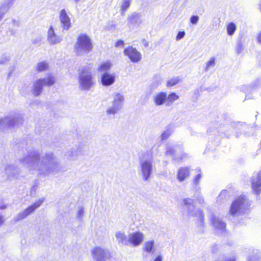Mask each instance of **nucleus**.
I'll return each mask as SVG.
<instances>
[{
  "label": "nucleus",
  "instance_id": "obj_46",
  "mask_svg": "<svg viewBox=\"0 0 261 261\" xmlns=\"http://www.w3.org/2000/svg\"><path fill=\"white\" fill-rule=\"evenodd\" d=\"M154 80H155V82H157V84L156 85V86H158L159 85H160L161 83V78L160 76L155 77Z\"/></svg>",
  "mask_w": 261,
  "mask_h": 261
},
{
  "label": "nucleus",
  "instance_id": "obj_45",
  "mask_svg": "<svg viewBox=\"0 0 261 261\" xmlns=\"http://www.w3.org/2000/svg\"><path fill=\"white\" fill-rule=\"evenodd\" d=\"M163 256L161 254L157 255L154 259L153 261H162Z\"/></svg>",
  "mask_w": 261,
  "mask_h": 261
},
{
  "label": "nucleus",
  "instance_id": "obj_48",
  "mask_svg": "<svg viewBox=\"0 0 261 261\" xmlns=\"http://www.w3.org/2000/svg\"><path fill=\"white\" fill-rule=\"evenodd\" d=\"M255 260H256V258L253 257L252 258H249L248 261H255Z\"/></svg>",
  "mask_w": 261,
  "mask_h": 261
},
{
  "label": "nucleus",
  "instance_id": "obj_41",
  "mask_svg": "<svg viewBox=\"0 0 261 261\" xmlns=\"http://www.w3.org/2000/svg\"><path fill=\"white\" fill-rule=\"evenodd\" d=\"M124 45L123 41L121 40H118L115 43V46L117 47H122Z\"/></svg>",
  "mask_w": 261,
  "mask_h": 261
},
{
  "label": "nucleus",
  "instance_id": "obj_38",
  "mask_svg": "<svg viewBox=\"0 0 261 261\" xmlns=\"http://www.w3.org/2000/svg\"><path fill=\"white\" fill-rule=\"evenodd\" d=\"M199 18L197 15H192L190 18V21L193 24H196L198 21Z\"/></svg>",
  "mask_w": 261,
  "mask_h": 261
},
{
  "label": "nucleus",
  "instance_id": "obj_35",
  "mask_svg": "<svg viewBox=\"0 0 261 261\" xmlns=\"http://www.w3.org/2000/svg\"><path fill=\"white\" fill-rule=\"evenodd\" d=\"M10 60V56L9 54H5L0 57V64H6Z\"/></svg>",
  "mask_w": 261,
  "mask_h": 261
},
{
  "label": "nucleus",
  "instance_id": "obj_31",
  "mask_svg": "<svg viewBox=\"0 0 261 261\" xmlns=\"http://www.w3.org/2000/svg\"><path fill=\"white\" fill-rule=\"evenodd\" d=\"M216 64V58H211L205 63V71H208L209 69L215 66Z\"/></svg>",
  "mask_w": 261,
  "mask_h": 261
},
{
  "label": "nucleus",
  "instance_id": "obj_26",
  "mask_svg": "<svg viewBox=\"0 0 261 261\" xmlns=\"http://www.w3.org/2000/svg\"><path fill=\"white\" fill-rule=\"evenodd\" d=\"M154 242L153 240L146 241L143 246V250L148 253H152L154 250Z\"/></svg>",
  "mask_w": 261,
  "mask_h": 261
},
{
  "label": "nucleus",
  "instance_id": "obj_30",
  "mask_svg": "<svg viewBox=\"0 0 261 261\" xmlns=\"http://www.w3.org/2000/svg\"><path fill=\"white\" fill-rule=\"evenodd\" d=\"M130 5V0H122L120 5V10L122 15L124 14L125 12L129 7Z\"/></svg>",
  "mask_w": 261,
  "mask_h": 261
},
{
  "label": "nucleus",
  "instance_id": "obj_27",
  "mask_svg": "<svg viewBox=\"0 0 261 261\" xmlns=\"http://www.w3.org/2000/svg\"><path fill=\"white\" fill-rule=\"evenodd\" d=\"M173 132L172 127L171 126H168L166 127L165 130L162 133L161 138L162 141L167 140Z\"/></svg>",
  "mask_w": 261,
  "mask_h": 261
},
{
  "label": "nucleus",
  "instance_id": "obj_25",
  "mask_svg": "<svg viewBox=\"0 0 261 261\" xmlns=\"http://www.w3.org/2000/svg\"><path fill=\"white\" fill-rule=\"evenodd\" d=\"M14 0H4L0 3V14L3 16L7 12L10 7V5Z\"/></svg>",
  "mask_w": 261,
  "mask_h": 261
},
{
  "label": "nucleus",
  "instance_id": "obj_36",
  "mask_svg": "<svg viewBox=\"0 0 261 261\" xmlns=\"http://www.w3.org/2000/svg\"><path fill=\"white\" fill-rule=\"evenodd\" d=\"M48 67L47 64L45 62H41L38 63L36 67L37 70L42 71L46 70Z\"/></svg>",
  "mask_w": 261,
  "mask_h": 261
},
{
  "label": "nucleus",
  "instance_id": "obj_20",
  "mask_svg": "<svg viewBox=\"0 0 261 261\" xmlns=\"http://www.w3.org/2000/svg\"><path fill=\"white\" fill-rule=\"evenodd\" d=\"M167 100V93L160 92L155 94L152 96V100L156 106H161L164 105Z\"/></svg>",
  "mask_w": 261,
  "mask_h": 261
},
{
  "label": "nucleus",
  "instance_id": "obj_5",
  "mask_svg": "<svg viewBox=\"0 0 261 261\" xmlns=\"http://www.w3.org/2000/svg\"><path fill=\"white\" fill-rule=\"evenodd\" d=\"M152 159L148 155L144 154L140 159L139 170L144 181H147L152 172Z\"/></svg>",
  "mask_w": 261,
  "mask_h": 261
},
{
  "label": "nucleus",
  "instance_id": "obj_24",
  "mask_svg": "<svg viewBox=\"0 0 261 261\" xmlns=\"http://www.w3.org/2000/svg\"><path fill=\"white\" fill-rule=\"evenodd\" d=\"M190 175V169L188 167H181L178 169L177 178L180 182H182Z\"/></svg>",
  "mask_w": 261,
  "mask_h": 261
},
{
  "label": "nucleus",
  "instance_id": "obj_12",
  "mask_svg": "<svg viewBox=\"0 0 261 261\" xmlns=\"http://www.w3.org/2000/svg\"><path fill=\"white\" fill-rule=\"evenodd\" d=\"M144 239L143 233L140 231L131 232L128 235V245L137 247L141 245Z\"/></svg>",
  "mask_w": 261,
  "mask_h": 261
},
{
  "label": "nucleus",
  "instance_id": "obj_34",
  "mask_svg": "<svg viewBox=\"0 0 261 261\" xmlns=\"http://www.w3.org/2000/svg\"><path fill=\"white\" fill-rule=\"evenodd\" d=\"M196 171L197 173V174L196 175V176H195L193 179V183L196 187H197L199 184V181L202 177V175L201 173L200 169L199 168H196Z\"/></svg>",
  "mask_w": 261,
  "mask_h": 261
},
{
  "label": "nucleus",
  "instance_id": "obj_15",
  "mask_svg": "<svg viewBox=\"0 0 261 261\" xmlns=\"http://www.w3.org/2000/svg\"><path fill=\"white\" fill-rule=\"evenodd\" d=\"M59 19L63 29L68 30L71 27V20L67 10L65 9H63L60 11Z\"/></svg>",
  "mask_w": 261,
  "mask_h": 261
},
{
  "label": "nucleus",
  "instance_id": "obj_21",
  "mask_svg": "<svg viewBox=\"0 0 261 261\" xmlns=\"http://www.w3.org/2000/svg\"><path fill=\"white\" fill-rule=\"evenodd\" d=\"M5 173L9 178H16L20 173L19 169L12 165H7L5 168Z\"/></svg>",
  "mask_w": 261,
  "mask_h": 261
},
{
  "label": "nucleus",
  "instance_id": "obj_42",
  "mask_svg": "<svg viewBox=\"0 0 261 261\" xmlns=\"http://www.w3.org/2000/svg\"><path fill=\"white\" fill-rule=\"evenodd\" d=\"M84 147V146L83 145L81 148H79L77 149V150L75 152V156L80 155L82 153Z\"/></svg>",
  "mask_w": 261,
  "mask_h": 261
},
{
  "label": "nucleus",
  "instance_id": "obj_47",
  "mask_svg": "<svg viewBox=\"0 0 261 261\" xmlns=\"http://www.w3.org/2000/svg\"><path fill=\"white\" fill-rule=\"evenodd\" d=\"M257 42L261 44V31L258 33L256 36Z\"/></svg>",
  "mask_w": 261,
  "mask_h": 261
},
{
  "label": "nucleus",
  "instance_id": "obj_44",
  "mask_svg": "<svg viewBox=\"0 0 261 261\" xmlns=\"http://www.w3.org/2000/svg\"><path fill=\"white\" fill-rule=\"evenodd\" d=\"M5 222V217L3 216L0 215V227L4 224Z\"/></svg>",
  "mask_w": 261,
  "mask_h": 261
},
{
  "label": "nucleus",
  "instance_id": "obj_2",
  "mask_svg": "<svg viewBox=\"0 0 261 261\" xmlns=\"http://www.w3.org/2000/svg\"><path fill=\"white\" fill-rule=\"evenodd\" d=\"M184 209L189 217H193L197 221V226L200 231H203L205 225L204 216L203 211L195 207L194 200L191 198H185L183 200Z\"/></svg>",
  "mask_w": 261,
  "mask_h": 261
},
{
  "label": "nucleus",
  "instance_id": "obj_1",
  "mask_svg": "<svg viewBox=\"0 0 261 261\" xmlns=\"http://www.w3.org/2000/svg\"><path fill=\"white\" fill-rule=\"evenodd\" d=\"M20 162L32 174L45 176L56 174L60 170L58 159L51 152L40 155L37 152L32 151L27 156L21 158Z\"/></svg>",
  "mask_w": 261,
  "mask_h": 261
},
{
  "label": "nucleus",
  "instance_id": "obj_14",
  "mask_svg": "<svg viewBox=\"0 0 261 261\" xmlns=\"http://www.w3.org/2000/svg\"><path fill=\"white\" fill-rule=\"evenodd\" d=\"M123 53L134 63L138 62L142 58L141 53L132 46H128L124 50Z\"/></svg>",
  "mask_w": 261,
  "mask_h": 261
},
{
  "label": "nucleus",
  "instance_id": "obj_52",
  "mask_svg": "<svg viewBox=\"0 0 261 261\" xmlns=\"http://www.w3.org/2000/svg\"><path fill=\"white\" fill-rule=\"evenodd\" d=\"M4 16H3L2 15H1L0 14V21L2 19V18H3Z\"/></svg>",
  "mask_w": 261,
  "mask_h": 261
},
{
  "label": "nucleus",
  "instance_id": "obj_7",
  "mask_svg": "<svg viewBox=\"0 0 261 261\" xmlns=\"http://www.w3.org/2000/svg\"><path fill=\"white\" fill-rule=\"evenodd\" d=\"M80 88L83 90H89L94 85V81L90 70L84 68L79 76Z\"/></svg>",
  "mask_w": 261,
  "mask_h": 261
},
{
  "label": "nucleus",
  "instance_id": "obj_6",
  "mask_svg": "<svg viewBox=\"0 0 261 261\" xmlns=\"http://www.w3.org/2000/svg\"><path fill=\"white\" fill-rule=\"evenodd\" d=\"M55 82V77L52 75L43 79H37L33 82L32 92L34 96H38L41 93L43 86H52Z\"/></svg>",
  "mask_w": 261,
  "mask_h": 261
},
{
  "label": "nucleus",
  "instance_id": "obj_8",
  "mask_svg": "<svg viewBox=\"0 0 261 261\" xmlns=\"http://www.w3.org/2000/svg\"><path fill=\"white\" fill-rule=\"evenodd\" d=\"M124 101V97L122 94L118 92L114 93L112 106L109 107L107 109V115H114L117 113L122 109Z\"/></svg>",
  "mask_w": 261,
  "mask_h": 261
},
{
  "label": "nucleus",
  "instance_id": "obj_49",
  "mask_svg": "<svg viewBox=\"0 0 261 261\" xmlns=\"http://www.w3.org/2000/svg\"><path fill=\"white\" fill-rule=\"evenodd\" d=\"M7 207L6 205H3L2 206H0V209H5Z\"/></svg>",
  "mask_w": 261,
  "mask_h": 261
},
{
  "label": "nucleus",
  "instance_id": "obj_40",
  "mask_svg": "<svg viewBox=\"0 0 261 261\" xmlns=\"http://www.w3.org/2000/svg\"><path fill=\"white\" fill-rule=\"evenodd\" d=\"M227 192L226 191H223L221 192L218 197V200H220L221 201L223 199H224L226 196Z\"/></svg>",
  "mask_w": 261,
  "mask_h": 261
},
{
  "label": "nucleus",
  "instance_id": "obj_16",
  "mask_svg": "<svg viewBox=\"0 0 261 261\" xmlns=\"http://www.w3.org/2000/svg\"><path fill=\"white\" fill-rule=\"evenodd\" d=\"M251 188L253 192L256 195H259L261 193V172H258L256 175L252 176Z\"/></svg>",
  "mask_w": 261,
  "mask_h": 261
},
{
  "label": "nucleus",
  "instance_id": "obj_22",
  "mask_svg": "<svg viewBox=\"0 0 261 261\" xmlns=\"http://www.w3.org/2000/svg\"><path fill=\"white\" fill-rule=\"evenodd\" d=\"M142 15L141 13L134 12L129 15L127 17V20L129 25L137 24L139 25L142 22Z\"/></svg>",
  "mask_w": 261,
  "mask_h": 261
},
{
  "label": "nucleus",
  "instance_id": "obj_28",
  "mask_svg": "<svg viewBox=\"0 0 261 261\" xmlns=\"http://www.w3.org/2000/svg\"><path fill=\"white\" fill-rule=\"evenodd\" d=\"M111 64L109 62H106L101 63L98 67V70L100 72H108V71L110 69Z\"/></svg>",
  "mask_w": 261,
  "mask_h": 261
},
{
  "label": "nucleus",
  "instance_id": "obj_17",
  "mask_svg": "<svg viewBox=\"0 0 261 261\" xmlns=\"http://www.w3.org/2000/svg\"><path fill=\"white\" fill-rule=\"evenodd\" d=\"M116 75L114 73L105 72L101 74L100 82L101 84L105 87H109L115 82Z\"/></svg>",
  "mask_w": 261,
  "mask_h": 261
},
{
  "label": "nucleus",
  "instance_id": "obj_33",
  "mask_svg": "<svg viewBox=\"0 0 261 261\" xmlns=\"http://www.w3.org/2000/svg\"><path fill=\"white\" fill-rule=\"evenodd\" d=\"M180 81V79L179 77H172L169 80L167 83V86L168 87H171L175 86L177 84H178Z\"/></svg>",
  "mask_w": 261,
  "mask_h": 261
},
{
  "label": "nucleus",
  "instance_id": "obj_32",
  "mask_svg": "<svg viewBox=\"0 0 261 261\" xmlns=\"http://www.w3.org/2000/svg\"><path fill=\"white\" fill-rule=\"evenodd\" d=\"M226 29L228 35L232 36L235 32L237 27L233 22H230L227 24Z\"/></svg>",
  "mask_w": 261,
  "mask_h": 261
},
{
  "label": "nucleus",
  "instance_id": "obj_4",
  "mask_svg": "<svg viewBox=\"0 0 261 261\" xmlns=\"http://www.w3.org/2000/svg\"><path fill=\"white\" fill-rule=\"evenodd\" d=\"M250 205V201L245 196H240L232 202L229 211L230 214L233 216H239L247 213Z\"/></svg>",
  "mask_w": 261,
  "mask_h": 261
},
{
  "label": "nucleus",
  "instance_id": "obj_9",
  "mask_svg": "<svg viewBox=\"0 0 261 261\" xmlns=\"http://www.w3.org/2000/svg\"><path fill=\"white\" fill-rule=\"evenodd\" d=\"M22 117L16 112H13L7 116L0 118V128L5 126H12L22 122Z\"/></svg>",
  "mask_w": 261,
  "mask_h": 261
},
{
  "label": "nucleus",
  "instance_id": "obj_37",
  "mask_svg": "<svg viewBox=\"0 0 261 261\" xmlns=\"http://www.w3.org/2000/svg\"><path fill=\"white\" fill-rule=\"evenodd\" d=\"M84 214V208L83 207H80L76 214V217L79 220H82Z\"/></svg>",
  "mask_w": 261,
  "mask_h": 261
},
{
  "label": "nucleus",
  "instance_id": "obj_18",
  "mask_svg": "<svg viewBox=\"0 0 261 261\" xmlns=\"http://www.w3.org/2000/svg\"><path fill=\"white\" fill-rule=\"evenodd\" d=\"M211 223L217 230L223 231L226 227V223L221 219L214 214H212L210 218Z\"/></svg>",
  "mask_w": 261,
  "mask_h": 261
},
{
  "label": "nucleus",
  "instance_id": "obj_10",
  "mask_svg": "<svg viewBox=\"0 0 261 261\" xmlns=\"http://www.w3.org/2000/svg\"><path fill=\"white\" fill-rule=\"evenodd\" d=\"M91 253L94 261H107L110 256L107 249L99 246L94 247Z\"/></svg>",
  "mask_w": 261,
  "mask_h": 261
},
{
  "label": "nucleus",
  "instance_id": "obj_29",
  "mask_svg": "<svg viewBox=\"0 0 261 261\" xmlns=\"http://www.w3.org/2000/svg\"><path fill=\"white\" fill-rule=\"evenodd\" d=\"M179 98V96L175 93L172 92L169 95L167 94V105H171L175 100Z\"/></svg>",
  "mask_w": 261,
  "mask_h": 261
},
{
  "label": "nucleus",
  "instance_id": "obj_13",
  "mask_svg": "<svg viewBox=\"0 0 261 261\" xmlns=\"http://www.w3.org/2000/svg\"><path fill=\"white\" fill-rule=\"evenodd\" d=\"M46 39L49 44L55 45L60 43L62 41L63 38L55 32L52 26H50L47 32Z\"/></svg>",
  "mask_w": 261,
  "mask_h": 261
},
{
  "label": "nucleus",
  "instance_id": "obj_55",
  "mask_svg": "<svg viewBox=\"0 0 261 261\" xmlns=\"http://www.w3.org/2000/svg\"><path fill=\"white\" fill-rule=\"evenodd\" d=\"M201 201H202V202H203V199H201Z\"/></svg>",
  "mask_w": 261,
  "mask_h": 261
},
{
  "label": "nucleus",
  "instance_id": "obj_50",
  "mask_svg": "<svg viewBox=\"0 0 261 261\" xmlns=\"http://www.w3.org/2000/svg\"><path fill=\"white\" fill-rule=\"evenodd\" d=\"M259 9L260 12L261 13V0H260V3L259 4Z\"/></svg>",
  "mask_w": 261,
  "mask_h": 261
},
{
  "label": "nucleus",
  "instance_id": "obj_39",
  "mask_svg": "<svg viewBox=\"0 0 261 261\" xmlns=\"http://www.w3.org/2000/svg\"><path fill=\"white\" fill-rule=\"evenodd\" d=\"M185 32L184 31H179L176 37V40L177 41H178L180 39H181L182 38H183L184 37V36H185Z\"/></svg>",
  "mask_w": 261,
  "mask_h": 261
},
{
  "label": "nucleus",
  "instance_id": "obj_51",
  "mask_svg": "<svg viewBox=\"0 0 261 261\" xmlns=\"http://www.w3.org/2000/svg\"><path fill=\"white\" fill-rule=\"evenodd\" d=\"M73 1H74L75 3H77L78 2H79L81 0H72Z\"/></svg>",
  "mask_w": 261,
  "mask_h": 261
},
{
  "label": "nucleus",
  "instance_id": "obj_54",
  "mask_svg": "<svg viewBox=\"0 0 261 261\" xmlns=\"http://www.w3.org/2000/svg\"><path fill=\"white\" fill-rule=\"evenodd\" d=\"M200 187H198L197 188V190H200Z\"/></svg>",
  "mask_w": 261,
  "mask_h": 261
},
{
  "label": "nucleus",
  "instance_id": "obj_11",
  "mask_svg": "<svg viewBox=\"0 0 261 261\" xmlns=\"http://www.w3.org/2000/svg\"><path fill=\"white\" fill-rule=\"evenodd\" d=\"M43 201V198L40 199L33 204L24 209L23 211L19 212L14 217V220L15 221H18L26 218L28 216L33 213L36 209H37L41 205Z\"/></svg>",
  "mask_w": 261,
  "mask_h": 261
},
{
  "label": "nucleus",
  "instance_id": "obj_19",
  "mask_svg": "<svg viewBox=\"0 0 261 261\" xmlns=\"http://www.w3.org/2000/svg\"><path fill=\"white\" fill-rule=\"evenodd\" d=\"M180 150V148H176L174 146H168L166 148V154L172 157L174 160L179 162L186 156V154H182L181 156L177 155V152Z\"/></svg>",
  "mask_w": 261,
  "mask_h": 261
},
{
  "label": "nucleus",
  "instance_id": "obj_3",
  "mask_svg": "<svg viewBox=\"0 0 261 261\" xmlns=\"http://www.w3.org/2000/svg\"><path fill=\"white\" fill-rule=\"evenodd\" d=\"M93 45L91 38L86 34L80 35L73 46V51L77 56H83L91 51Z\"/></svg>",
  "mask_w": 261,
  "mask_h": 261
},
{
  "label": "nucleus",
  "instance_id": "obj_53",
  "mask_svg": "<svg viewBox=\"0 0 261 261\" xmlns=\"http://www.w3.org/2000/svg\"><path fill=\"white\" fill-rule=\"evenodd\" d=\"M71 159H72V160H73V159H74V155H72V156L71 157Z\"/></svg>",
  "mask_w": 261,
  "mask_h": 261
},
{
  "label": "nucleus",
  "instance_id": "obj_43",
  "mask_svg": "<svg viewBox=\"0 0 261 261\" xmlns=\"http://www.w3.org/2000/svg\"><path fill=\"white\" fill-rule=\"evenodd\" d=\"M243 47L241 43H239L237 46V53L240 54L243 50Z\"/></svg>",
  "mask_w": 261,
  "mask_h": 261
},
{
  "label": "nucleus",
  "instance_id": "obj_23",
  "mask_svg": "<svg viewBox=\"0 0 261 261\" xmlns=\"http://www.w3.org/2000/svg\"><path fill=\"white\" fill-rule=\"evenodd\" d=\"M115 236L117 242L122 245H128V237L125 232L122 231H118L115 233Z\"/></svg>",
  "mask_w": 261,
  "mask_h": 261
}]
</instances>
